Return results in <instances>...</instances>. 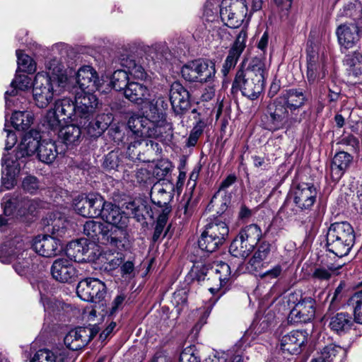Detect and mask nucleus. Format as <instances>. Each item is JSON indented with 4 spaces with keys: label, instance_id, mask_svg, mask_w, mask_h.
<instances>
[{
    "label": "nucleus",
    "instance_id": "obj_1",
    "mask_svg": "<svg viewBox=\"0 0 362 362\" xmlns=\"http://www.w3.org/2000/svg\"><path fill=\"white\" fill-rule=\"evenodd\" d=\"M98 105L93 92L81 90L76 95V103L67 98L54 101L47 110L43 120L42 129L36 133L58 134V136H78L83 132L81 127L86 125Z\"/></svg>",
    "mask_w": 362,
    "mask_h": 362
},
{
    "label": "nucleus",
    "instance_id": "obj_2",
    "mask_svg": "<svg viewBox=\"0 0 362 362\" xmlns=\"http://www.w3.org/2000/svg\"><path fill=\"white\" fill-rule=\"evenodd\" d=\"M45 69L46 73L38 72L33 81V98L39 108H46L54 96L71 88L69 78L60 60L54 58L48 61Z\"/></svg>",
    "mask_w": 362,
    "mask_h": 362
},
{
    "label": "nucleus",
    "instance_id": "obj_3",
    "mask_svg": "<svg viewBox=\"0 0 362 362\" xmlns=\"http://www.w3.org/2000/svg\"><path fill=\"white\" fill-rule=\"evenodd\" d=\"M267 76V66L265 62L255 59L247 69L237 72L233 86L238 88L245 96L255 100L264 90Z\"/></svg>",
    "mask_w": 362,
    "mask_h": 362
},
{
    "label": "nucleus",
    "instance_id": "obj_4",
    "mask_svg": "<svg viewBox=\"0 0 362 362\" xmlns=\"http://www.w3.org/2000/svg\"><path fill=\"white\" fill-rule=\"evenodd\" d=\"M21 143L16 147L15 159L9 155L2 158L1 186L0 190L11 189L16 184V177L20 172V163L18 158L30 156L38 151L42 141L39 137H20Z\"/></svg>",
    "mask_w": 362,
    "mask_h": 362
},
{
    "label": "nucleus",
    "instance_id": "obj_5",
    "mask_svg": "<svg viewBox=\"0 0 362 362\" xmlns=\"http://www.w3.org/2000/svg\"><path fill=\"white\" fill-rule=\"evenodd\" d=\"M27 247L22 237H15L0 247V261L4 264L13 262L16 273L20 276L25 275L32 262L28 255Z\"/></svg>",
    "mask_w": 362,
    "mask_h": 362
},
{
    "label": "nucleus",
    "instance_id": "obj_6",
    "mask_svg": "<svg viewBox=\"0 0 362 362\" xmlns=\"http://www.w3.org/2000/svg\"><path fill=\"white\" fill-rule=\"evenodd\" d=\"M354 239V229L348 222H336L328 228L326 246L329 252L341 257L349 254Z\"/></svg>",
    "mask_w": 362,
    "mask_h": 362
},
{
    "label": "nucleus",
    "instance_id": "obj_7",
    "mask_svg": "<svg viewBox=\"0 0 362 362\" xmlns=\"http://www.w3.org/2000/svg\"><path fill=\"white\" fill-rule=\"evenodd\" d=\"M141 111L145 119L156 124V132L158 134H169L163 129H171V125L164 119V112L168 107V103L161 95H151L147 101L144 102Z\"/></svg>",
    "mask_w": 362,
    "mask_h": 362
},
{
    "label": "nucleus",
    "instance_id": "obj_8",
    "mask_svg": "<svg viewBox=\"0 0 362 362\" xmlns=\"http://www.w3.org/2000/svg\"><path fill=\"white\" fill-rule=\"evenodd\" d=\"M121 65L126 69L115 71L111 77L110 84L115 90H121L127 88L129 80L128 75L139 80L146 78V73L144 68L136 64L133 57L122 58Z\"/></svg>",
    "mask_w": 362,
    "mask_h": 362
},
{
    "label": "nucleus",
    "instance_id": "obj_9",
    "mask_svg": "<svg viewBox=\"0 0 362 362\" xmlns=\"http://www.w3.org/2000/svg\"><path fill=\"white\" fill-rule=\"evenodd\" d=\"M228 234V228L224 222L209 223L198 240L199 247L207 252H213L221 245Z\"/></svg>",
    "mask_w": 362,
    "mask_h": 362
},
{
    "label": "nucleus",
    "instance_id": "obj_10",
    "mask_svg": "<svg viewBox=\"0 0 362 362\" xmlns=\"http://www.w3.org/2000/svg\"><path fill=\"white\" fill-rule=\"evenodd\" d=\"M317 197V189L312 183L293 184L289 192V199L300 211L310 210Z\"/></svg>",
    "mask_w": 362,
    "mask_h": 362
},
{
    "label": "nucleus",
    "instance_id": "obj_11",
    "mask_svg": "<svg viewBox=\"0 0 362 362\" xmlns=\"http://www.w3.org/2000/svg\"><path fill=\"white\" fill-rule=\"evenodd\" d=\"M247 11L245 0H223L220 8V16L228 27L238 28L246 16Z\"/></svg>",
    "mask_w": 362,
    "mask_h": 362
},
{
    "label": "nucleus",
    "instance_id": "obj_12",
    "mask_svg": "<svg viewBox=\"0 0 362 362\" xmlns=\"http://www.w3.org/2000/svg\"><path fill=\"white\" fill-rule=\"evenodd\" d=\"M298 293L291 294L289 301L295 303L291 310L289 318L295 322H308L313 319L315 313V300L310 296H303L300 295L298 300Z\"/></svg>",
    "mask_w": 362,
    "mask_h": 362
},
{
    "label": "nucleus",
    "instance_id": "obj_13",
    "mask_svg": "<svg viewBox=\"0 0 362 362\" xmlns=\"http://www.w3.org/2000/svg\"><path fill=\"white\" fill-rule=\"evenodd\" d=\"M215 64L210 61L196 60L184 66L182 75L189 81L205 82L214 76Z\"/></svg>",
    "mask_w": 362,
    "mask_h": 362
},
{
    "label": "nucleus",
    "instance_id": "obj_14",
    "mask_svg": "<svg viewBox=\"0 0 362 362\" xmlns=\"http://www.w3.org/2000/svg\"><path fill=\"white\" fill-rule=\"evenodd\" d=\"M76 293L84 301L100 303L106 295V286L98 279L88 278L78 283Z\"/></svg>",
    "mask_w": 362,
    "mask_h": 362
},
{
    "label": "nucleus",
    "instance_id": "obj_15",
    "mask_svg": "<svg viewBox=\"0 0 362 362\" xmlns=\"http://www.w3.org/2000/svg\"><path fill=\"white\" fill-rule=\"evenodd\" d=\"M75 211L84 217H98L103 212L104 199L99 194L80 195L74 199Z\"/></svg>",
    "mask_w": 362,
    "mask_h": 362
},
{
    "label": "nucleus",
    "instance_id": "obj_16",
    "mask_svg": "<svg viewBox=\"0 0 362 362\" xmlns=\"http://www.w3.org/2000/svg\"><path fill=\"white\" fill-rule=\"evenodd\" d=\"M98 332L96 327H78L70 330L64 337L66 346L72 351L83 349Z\"/></svg>",
    "mask_w": 362,
    "mask_h": 362
},
{
    "label": "nucleus",
    "instance_id": "obj_17",
    "mask_svg": "<svg viewBox=\"0 0 362 362\" xmlns=\"http://www.w3.org/2000/svg\"><path fill=\"white\" fill-rule=\"evenodd\" d=\"M69 137H57L56 141L42 140L38 146L37 156L42 162L49 164L56 158L57 154L64 153L68 148L67 141Z\"/></svg>",
    "mask_w": 362,
    "mask_h": 362
},
{
    "label": "nucleus",
    "instance_id": "obj_18",
    "mask_svg": "<svg viewBox=\"0 0 362 362\" xmlns=\"http://www.w3.org/2000/svg\"><path fill=\"white\" fill-rule=\"evenodd\" d=\"M97 246L94 243L88 242L86 239H80L70 242L66 249V253L70 259L76 262L93 259L96 256L94 251Z\"/></svg>",
    "mask_w": 362,
    "mask_h": 362
},
{
    "label": "nucleus",
    "instance_id": "obj_19",
    "mask_svg": "<svg viewBox=\"0 0 362 362\" xmlns=\"http://www.w3.org/2000/svg\"><path fill=\"white\" fill-rule=\"evenodd\" d=\"M211 273L214 284L209 290L214 295L219 293V296H222L227 291L231 280L230 266L221 262L215 265L214 269H211Z\"/></svg>",
    "mask_w": 362,
    "mask_h": 362
},
{
    "label": "nucleus",
    "instance_id": "obj_20",
    "mask_svg": "<svg viewBox=\"0 0 362 362\" xmlns=\"http://www.w3.org/2000/svg\"><path fill=\"white\" fill-rule=\"evenodd\" d=\"M76 81L81 90H88L89 92L106 91L105 89H102L105 81L103 77L100 79L96 71L90 66H84L78 69Z\"/></svg>",
    "mask_w": 362,
    "mask_h": 362
},
{
    "label": "nucleus",
    "instance_id": "obj_21",
    "mask_svg": "<svg viewBox=\"0 0 362 362\" xmlns=\"http://www.w3.org/2000/svg\"><path fill=\"white\" fill-rule=\"evenodd\" d=\"M52 277L61 283H71L75 281L79 274L74 265L67 259L54 260L51 267Z\"/></svg>",
    "mask_w": 362,
    "mask_h": 362
},
{
    "label": "nucleus",
    "instance_id": "obj_22",
    "mask_svg": "<svg viewBox=\"0 0 362 362\" xmlns=\"http://www.w3.org/2000/svg\"><path fill=\"white\" fill-rule=\"evenodd\" d=\"M308 340L305 331L293 330L284 335L280 341V347L284 353L297 355L301 353Z\"/></svg>",
    "mask_w": 362,
    "mask_h": 362
},
{
    "label": "nucleus",
    "instance_id": "obj_23",
    "mask_svg": "<svg viewBox=\"0 0 362 362\" xmlns=\"http://www.w3.org/2000/svg\"><path fill=\"white\" fill-rule=\"evenodd\" d=\"M32 247L36 253L45 257H54L61 251L60 241L47 235L36 236L33 239Z\"/></svg>",
    "mask_w": 362,
    "mask_h": 362
},
{
    "label": "nucleus",
    "instance_id": "obj_24",
    "mask_svg": "<svg viewBox=\"0 0 362 362\" xmlns=\"http://www.w3.org/2000/svg\"><path fill=\"white\" fill-rule=\"evenodd\" d=\"M269 325L268 322L263 319L259 322H253L252 326L245 332L242 338L235 344L230 352L234 354L242 355L243 352L249 346L255 339L256 336L265 332Z\"/></svg>",
    "mask_w": 362,
    "mask_h": 362
},
{
    "label": "nucleus",
    "instance_id": "obj_25",
    "mask_svg": "<svg viewBox=\"0 0 362 362\" xmlns=\"http://www.w3.org/2000/svg\"><path fill=\"white\" fill-rule=\"evenodd\" d=\"M336 34L339 44L344 49H350L354 47L361 37L358 26L353 23L339 25Z\"/></svg>",
    "mask_w": 362,
    "mask_h": 362
},
{
    "label": "nucleus",
    "instance_id": "obj_26",
    "mask_svg": "<svg viewBox=\"0 0 362 362\" xmlns=\"http://www.w3.org/2000/svg\"><path fill=\"white\" fill-rule=\"evenodd\" d=\"M100 217L105 221L106 223L120 229L124 228L128 223V217L126 214L118 206L112 202L105 201Z\"/></svg>",
    "mask_w": 362,
    "mask_h": 362
},
{
    "label": "nucleus",
    "instance_id": "obj_27",
    "mask_svg": "<svg viewBox=\"0 0 362 362\" xmlns=\"http://www.w3.org/2000/svg\"><path fill=\"white\" fill-rule=\"evenodd\" d=\"M170 100L173 109L177 114H181L189 107V93L179 83L172 84Z\"/></svg>",
    "mask_w": 362,
    "mask_h": 362
},
{
    "label": "nucleus",
    "instance_id": "obj_28",
    "mask_svg": "<svg viewBox=\"0 0 362 362\" xmlns=\"http://www.w3.org/2000/svg\"><path fill=\"white\" fill-rule=\"evenodd\" d=\"M352 161L353 157L349 153L344 151L337 153L332 158L330 167V176L332 180L339 181L350 167Z\"/></svg>",
    "mask_w": 362,
    "mask_h": 362
},
{
    "label": "nucleus",
    "instance_id": "obj_29",
    "mask_svg": "<svg viewBox=\"0 0 362 362\" xmlns=\"http://www.w3.org/2000/svg\"><path fill=\"white\" fill-rule=\"evenodd\" d=\"M284 105L281 99L279 101H276L269 105L271 122L267 127L269 129H279L286 122L288 112Z\"/></svg>",
    "mask_w": 362,
    "mask_h": 362
},
{
    "label": "nucleus",
    "instance_id": "obj_30",
    "mask_svg": "<svg viewBox=\"0 0 362 362\" xmlns=\"http://www.w3.org/2000/svg\"><path fill=\"white\" fill-rule=\"evenodd\" d=\"M124 95L132 102L141 105L149 99L151 93L146 86L131 81L124 90Z\"/></svg>",
    "mask_w": 362,
    "mask_h": 362
},
{
    "label": "nucleus",
    "instance_id": "obj_31",
    "mask_svg": "<svg viewBox=\"0 0 362 362\" xmlns=\"http://www.w3.org/2000/svg\"><path fill=\"white\" fill-rule=\"evenodd\" d=\"M271 251V244L267 241L261 243L248 262V268L255 272L264 268V260L267 259Z\"/></svg>",
    "mask_w": 362,
    "mask_h": 362
},
{
    "label": "nucleus",
    "instance_id": "obj_32",
    "mask_svg": "<svg viewBox=\"0 0 362 362\" xmlns=\"http://www.w3.org/2000/svg\"><path fill=\"white\" fill-rule=\"evenodd\" d=\"M344 65L350 76L355 78L362 76V54L358 51L345 55Z\"/></svg>",
    "mask_w": 362,
    "mask_h": 362
},
{
    "label": "nucleus",
    "instance_id": "obj_33",
    "mask_svg": "<svg viewBox=\"0 0 362 362\" xmlns=\"http://www.w3.org/2000/svg\"><path fill=\"white\" fill-rule=\"evenodd\" d=\"M329 327L338 334L347 332L354 325L352 317L346 313H339L330 318Z\"/></svg>",
    "mask_w": 362,
    "mask_h": 362
},
{
    "label": "nucleus",
    "instance_id": "obj_34",
    "mask_svg": "<svg viewBox=\"0 0 362 362\" xmlns=\"http://www.w3.org/2000/svg\"><path fill=\"white\" fill-rule=\"evenodd\" d=\"M67 354L64 349H41L36 352L31 362H65Z\"/></svg>",
    "mask_w": 362,
    "mask_h": 362
},
{
    "label": "nucleus",
    "instance_id": "obj_35",
    "mask_svg": "<svg viewBox=\"0 0 362 362\" xmlns=\"http://www.w3.org/2000/svg\"><path fill=\"white\" fill-rule=\"evenodd\" d=\"M33 120V114L28 111H15L11 117V124L18 132H25L29 129Z\"/></svg>",
    "mask_w": 362,
    "mask_h": 362
},
{
    "label": "nucleus",
    "instance_id": "obj_36",
    "mask_svg": "<svg viewBox=\"0 0 362 362\" xmlns=\"http://www.w3.org/2000/svg\"><path fill=\"white\" fill-rule=\"evenodd\" d=\"M262 235V230L259 226L250 224L243 228L237 237L242 240V242L247 243L250 246L249 248L254 249Z\"/></svg>",
    "mask_w": 362,
    "mask_h": 362
},
{
    "label": "nucleus",
    "instance_id": "obj_37",
    "mask_svg": "<svg viewBox=\"0 0 362 362\" xmlns=\"http://www.w3.org/2000/svg\"><path fill=\"white\" fill-rule=\"evenodd\" d=\"M326 75V70L322 61L318 57L310 56L308 63L307 78L310 83H314L322 79Z\"/></svg>",
    "mask_w": 362,
    "mask_h": 362
},
{
    "label": "nucleus",
    "instance_id": "obj_38",
    "mask_svg": "<svg viewBox=\"0 0 362 362\" xmlns=\"http://www.w3.org/2000/svg\"><path fill=\"white\" fill-rule=\"evenodd\" d=\"M110 230L109 226L101 221L90 220L83 226V233L90 238L99 240L100 236L105 238Z\"/></svg>",
    "mask_w": 362,
    "mask_h": 362
},
{
    "label": "nucleus",
    "instance_id": "obj_39",
    "mask_svg": "<svg viewBox=\"0 0 362 362\" xmlns=\"http://www.w3.org/2000/svg\"><path fill=\"white\" fill-rule=\"evenodd\" d=\"M11 84L13 90L11 93L6 92L5 96L7 107H10L11 103H13V100L9 98V96L15 95L17 93L16 89L21 90H28L31 87V85L33 86V82H32L31 78L26 75L17 74Z\"/></svg>",
    "mask_w": 362,
    "mask_h": 362
},
{
    "label": "nucleus",
    "instance_id": "obj_40",
    "mask_svg": "<svg viewBox=\"0 0 362 362\" xmlns=\"http://www.w3.org/2000/svg\"><path fill=\"white\" fill-rule=\"evenodd\" d=\"M284 104L290 110H296L303 105L305 97L302 91L289 90L281 98Z\"/></svg>",
    "mask_w": 362,
    "mask_h": 362
},
{
    "label": "nucleus",
    "instance_id": "obj_41",
    "mask_svg": "<svg viewBox=\"0 0 362 362\" xmlns=\"http://www.w3.org/2000/svg\"><path fill=\"white\" fill-rule=\"evenodd\" d=\"M341 265L335 266L334 264L318 265L315 267L312 277L318 281H328L338 274Z\"/></svg>",
    "mask_w": 362,
    "mask_h": 362
},
{
    "label": "nucleus",
    "instance_id": "obj_42",
    "mask_svg": "<svg viewBox=\"0 0 362 362\" xmlns=\"http://www.w3.org/2000/svg\"><path fill=\"white\" fill-rule=\"evenodd\" d=\"M170 193L165 189L161 187L160 185H156L151 192V201L159 207H169L168 204L170 201Z\"/></svg>",
    "mask_w": 362,
    "mask_h": 362
},
{
    "label": "nucleus",
    "instance_id": "obj_43",
    "mask_svg": "<svg viewBox=\"0 0 362 362\" xmlns=\"http://www.w3.org/2000/svg\"><path fill=\"white\" fill-rule=\"evenodd\" d=\"M249 247L247 243L242 242V240L237 237L231 243L229 252L234 257L245 259L254 250L253 248H249Z\"/></svg>",
    "mask_w": 362,
    "mask_h": 362
},
{
    "label": "nucleus",
    "instance_id": "obj_44",
    "mask_svg": "<svg viewBox=\"0 0 362 362\" xmlns=\"http://www.w3.org/2000/svg\"><path fill=\"white\" fill-rule=\"evenodd\" d=\"M16 55L18 58V70L29 74L36 71V64L30 57L24 54L21 50H17Z\"/></svg>",
    "mask_w": 362,
    "mask_h": 362
},
{
    "label": "nucleus",
    "instance_id": "obj_45",
    "mask_svg": "<svg viewBox=\"0 0 362 362\" xmlns=\"http://www.w3.org/2000/svg\"><path fill=\"white\" fill-rule=\"evenodd\" d=\"M345 353V350L341 346L331 344L324 347L319 356L325 362H331L337 356H344Z\"/></svg>",
    "mask_w": 362,
    "mask_h": 362
},
{
    "label": "nucleus",
    "instance_id": "obj_46",
    "mask_svg": "<svg viewBox=\"0 0 362 362\" xmlns=\"http://www.w3.org/2000/svg\"><path fill=\"white\" fill-rule=\"evenodd\" d=\"M37 206V204L34 200L23 198L18 202L15 208L17 210V214L23 217L27 215H32L36 210Z\"/></svg>",
    "mask_w": 362,
    "mask_h": 362
},
{
    "label": "nucleus",
    "instance_id": "obj_47",
    "mask_svg": "<svg viewBox=\"0 0 362 362\" xmlns=\"http://www.w3.org/2000/svg\"><path fill=\"white\" fill-rule=\"evenodd\" d=\"M145 119L143 117H132L128 121V127L134 136H148L146 128L144 125Z\"/></svg>",
    "mask_w": 362,
    "mask_h": 362
},
{
    "label": "nucleus",
    "instance_id": "obj_48",
    "mask_svg": "<svg viewBox=\"0 0 362 362\" xmlns=\"http://www.w3.org/2000/svg\"><path fill=\"white\" fill-rule=\"evenodd\" d=\"M1 206L4 209V215H0V230H4V226L8 223L10 218H5L4 216H10L13 210V202L7 196L2 199Z\"/></svg>",
    "mask_w": 362,
    "mask_h": 362
},
{
    "label": "nucleus",
    "instance_id": "obj_49",
    "mask_svg": "<svg viewBox=\"0 0 362 362\" xmlns=\"http://www.w3.org/2000/svg\"><path fill=\"white\" fill-rule=\"evenodd\" d=\"M22 188L28 193L36 194L41 187L36 177L28 175L22 181Z\"/></svg>",
    "mask_w": 362,
    "mask_h": 362
},
{
    "label": "nucleus",
    "instance_id": "obj_50",
    "mask_svg": "<svg viewBox=\"0 0 362 362\" xmlns=\"http://www.w3.org/2000/svg\"><path fill=\"white\" fill-rule=\"evenodd\" d=\"M240 54L241 53L230 49L223 66V72L224 74H226L232 68L235 66Z\"/></svg>",
    "mask_w": 362,
    "mask_h": 362
},
{
    "label": "nucleus",
    "instance_id": "obj_51",
    "mask_svg": "<svg viewBox=\"0 0 362 362\" xmlns=\"http://www.w3.org/2000/svg\"><path fill=\"white\" fill-rule=\"evenodd\" d=\"M172 168V163L169 160H161L157 163L154 173L159 179H161L171 170Z\"/></svg>",
    "mask_w": 362,
    "mask_h": 362
},
{
    "label": "nucleus",
    "instance_id": "obj_52",
    "mask_svg": "<svg viewBox=\"0 0 362 362\" xmlns=\"http://www.w3.org/2000/svg\"><path fill=\"white\" fill-rule=\"evenodd\" d=\"M283 272V266L281 264H277L270 269L265 272L260 274L259 276L262 279H274L281 276Z\"/></svg>",
    "mask_w": 362,
    "mask_h": 362
},
{
    "label": "nucleus",
    "instance_id": "obj_53",
    "mask_svg": "<svg viewBox=\"0 0 362 362\" xmlns=\"http://www.w3.org/2000/svg\"><path fill=\"white\" fill-rule=\"evenodd\" d=\"M247 39V32L243 29L238 35L236 40L232 47V49L242 53L245 47V42Z\"/></svg>",
    "mask_w": 362,
    "mask_h": 362
},
{
    "label": "nucleus",
    "instance_id": "obj_54",
    "mask_svg": "<svg viewBox=\"0 0 362 362\" xmlns=\"http://www.w3.org/2000/svg\"><path fill=\"white\" fill-rule=\"evenodd\" d=\"M67 223L62 219H54L52 223V233L59 237H63L66 233Z\"/></svg>",
    "mask_w": 362,
    "mask_h": 362
},
{
    "label": "nucleus",
    "instance_id": "obj_55",
    "mask_svg": "<svg viewBox=\"0 0 362 362\" xmlns=\"http://www.w3.org/2000/svg\"><path fill=\"white\" fill-rule=\"evenodd\" d=\"M106 259L107 264H108V267H106V268L112 270L122 264L123 255L122 253L117 252L115 255H114V254L112 256L109 255Z\"/></svg>",
    "mask_w": 362,
    "mask_h": 362
},
{
    "label": "nucleus",
    "instance_id": "obj_56",
    "mask_svg": "<svg viewBox=\"0 0 362 362\" xmlns=\"http://www.w3.org/2000/svg\"><path fill=\"white\" fill-rule=\"evenodd\" d=\"M209 127L206 122L199 120L193 127L192 134L190 136H200L203 134H209Z\"/></svg>",
    "mask_w": 362,
    "mask_h": 362
},
{
    "label": "nucleus",
    "instance_id": "obj_57",
    "mask_svg": "<svg viewBox=\"0 0 362 362\" xmlns=\"http://www.w3.org/2000/svg\"><path fill=\"white\" fill-rule=\"evenodd\" d=\"M125 296L124 295H118L115 297L110 308L109 313L110 315L116 314L117 312L122 308Z\"/></svg>",
    "mask_w": 362,
    "mask_h": 362
},
{
    "label": "nucleus",
    "instance_id": "obj_58",
    "mask_svg": "<svg viewBox=\"0 0 362 362\" xmlns=\"http://www.w3.org/2000/svg\"><path fill=\"white\" fill-rule=\"evenodd\" d=\"M228 354L225 352H216L206 357L204 362H226Z\"/></svg>",
    "mask_w": 362,
    "mask_h": 362
},
{
    "label": "nucleus",
    "instance_id": "obj_59",
    "mask_svg": "<svg viewBox=\"0 0 362 362\" xmlns=\"http://www.w3.org/2000/svg\"><path fill=\"white\" fill-rule=\"evenodd\" d=\"M180 362H200L197 356L189 349H185L180 356Z\"/></svg>",
    "mask_w": 362,
    "mask_h": 362
},
{
    "label": "nucleus",
    "instance_id": "obj_60",
    "mask_svg": "<svg viewBox=\"0 0 362 362\" xmlns=\"http://www.w3.org/2000/svg\"><path fill=\"white\" fill-rule=\"evenodd\" d=\"M163 213L159 215L157 223H156V230L160 228L163 230L164 226H165L168 220V215L170 212V207H163Z\"/></svg>",
    "mask_w": 362,
    "mask_h": 362
},
{
    "label": "nucleus",
    "instance_id": "obj_61",
    "mask_svg": "<svg viewBox=\"0 0 362 362\" xmlns=\"http://www.w3.org/2000/svg\"><path fill=\"white\" fill-rule=\"evenodd\" d=\"M354 320L357 323L362 324V300L356 302L354 308Z\"/></svg>",
    "mask_w": 362,
    "mask_h": 362
},
{
    "label": "nucleus",
    "instance_id": "obj_62",
    "mask_svg": "<svg viewBox=\"0 0 362 362\" xmlns=\"http://www.w3.org/2000/svg\"><path fill=\"white\" fill-rule=\"evenodd\" d=\"M116 327V322H111L109 325L100 333V339L104 341L112 333L113 330Z\"/></svg>",
    "mask_w": 362,
    "mask_h": 362
},
{
    "label": "nucleus",
    "instance_id": "obj_63",
    "mask_svg": "<svg viewBox=\"0 0 362 362\" xmlns=\"http://www.w3.org/2000/svg\"><path fill=\"white\" fill-rule=\"evenodd\" d=\"M344 288L345 284L344 282H341L334 292L333 297L331 300V304H334L335 302L339 300L341 297V292Z\"/></svg>",
    "mask_w": 362,
    "mask_h": 362
},
{
    "label": "nucleus",
    "instance_id": "obj_64",
    "mask_svg": "<svg viewBox=\"0 0 362 362\" xmlns=\"http://www.w3.org/2000/svg\"><path fill=\"white\" fill-rule=\"evenodd\" d=\"M134 269V263L131 261H127L124 262L121 267L122 274L123 276L132 274Z\"/></svg>",
    "mask_w": 362,
    "mask_h": 362
}]
</instances>
